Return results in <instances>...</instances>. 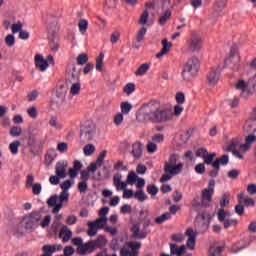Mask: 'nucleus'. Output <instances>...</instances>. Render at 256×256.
<instances>
[{"mask_svg":"<svg viewBox=\"0 0 256 256\" xmlns=\"http://www.w3.org/2000/svg\"><path fill=\"white\" fill-rule=\"evenodd\" d=\"M256 141V136L254 134L248 135L245 138V143L241 144L240 147L244 149V151H249L251 149V144L255 143Z\"/></svg>","mask_w":256,"mask_h":256,"instance_id":"nucleus-20","label":"nucleus"},{"mask_svg":"<svg viewBox=\"0 0 256 256\" xmlns=\"http://www.w3.org/2000/svg\"><path fill=\"white\" fill-rule=\"evenodd\" d=\"M60 203H67L69 201V193L62 191L58 197Z\"/></svg>","mask_w":256,"mask_h":256,"instance_id":"nucleus-59","label":"nucleus"},{"mask_svg":"<svg viewBox=\"0 0 256 256\" xmlns=\"http://www.w3.org/2000/svg\"><path fill=\"white\" fill-rule=\"evenodd\" d=\"M105 157H107V150H103L97 157L96 163L98 165H103V161H105Z\"/></svg>","mask_w":256,"mask_h":256,"instance_id":"nucleus-52","label":"nucleus"},{"mask_svg":"<svg viewBox=\"0 0 256 256\" xmlns=\"http://www.w3.org/2000/svg\"><path fill=\"white\" fill-rule=\"evenodd\" d=\"M92 224L98 229H105V225H107V217H99L92 222Z\"/></svg>","mask_w":256,"mask_h":256,"instance_id":"nucleus-26","label":"nucleus"},{"mask_svg":"<svg viewBox=\"0 0 256 256\" xmlns=\"http://www.w3.org/2000/svg\"><path fill=\"white\" fill-rule=\"evenodd\" d=\"M35 181V176H33V174H28L26 177V189L31 188V186H33Z\"/></svg>","mask_w":256,"mask_h":256,"instance_id":"nucleus-54","label":"nucleus"},{"mask_svg":"<svg viewBox=\"0 0 256 256\" xmlns=\"http://www.w3.org/2000/svg\"><path fill=\"white\" fill-rule=\"evenodd\" d=\"M153 143H163L165 141V136L163 134H155L152 137Z\"/></svg>","mask_w":256,"mask_h":256,"instance_id":"nucleus-61","label":"nucleus"},{"mask_svg":"<svg viewBox=\"0 0 256 256\" xmlns=\"http://www.w3.org/2000/svg\"><path fill=\"white\" fill-rule=\"evenodd\" d=\"M176 103H178V105H183V103H185V93H176Z\"/></svg>","mask_w":256,"mask_h":256,"instance_id":"nucleus-56","label":"nucleus"},{"mask_svg":"<svg viewBox=\"0 0 256 256\" xmlns=\"http://www.w3.org/2000/svg\"><path fill=\"white\" fill-rule=\"evenodd\" d=\"M147 193L149 195L155 196L159 193V188L155 184H149L147 186Z\"/></svg>","mask_w":256,"mask_h":256,"instance_id":"nucleus-42","label":"nucleus"},{"mask_svg":"<svg viewBox=\"0 0 256 256\" xmlns=\"http://www.w3.org/2000/svg\"><path fill=\"white\" fill-rule=\"evenodd\" d=\"M79 31L82 33V35H85L87 33V29L89 28V21L86 19H81L78 23Z\"/></svg>","mask_w":256,"mask_h":256,"instance_id":"nucleus-29","label":"nucleus"},{"mask_svg":"<svg viewBox=\"0 0 256 256\" xmlns=\"http://www.w3.org/2000/svg\"><path fill=\"white\" fill-rule=\"evenodd\" d=\"M27 145L30 147V153L33 155H39V152L45 145V140H40L37 142V137H35V134H29L27 137Z\"/></svg>","mask_w":256,"mask_h":256,"instance_id":"nucleus-5","label":"nucleus"},{"mask_svg":"<svg viewBox=\"0 0 256 256\" xmlns=\"http://www.w3.org/2000/svg\"><path fill=\"white\" fill-rule=\"evenodd\" d=\"M216 153H210L203 158L205 165H213V159H215Z\"/></svg>","mask_w":256,"mask_h":256,"instance_id":"nucleus-48","label":"nucleus"},{"mask_svg":"<svg viewBox=\"0 0 256 256\" xmlns=\"http://www.w3.org/2000/svg\"><path fill=\"white\" fill-rule=\"evenodd\" d=\"M169 219H171V213L165 212L161 216L155 218V223H157V225H163V223L169 221Z\"/></svg>","mask_w":256,"mask_h":256,"instance_id":"nucleus-27","label":"nucleus"},{"mask_svg":"<svg viewBox=\"0 0 256 256\" xmlns=\"http://www.w3.org/2000/svg\"><path fill=\"white\" fill-rule=\"evenodd\" d=\"M134 199H138L140 203H143V201H147L148 197L147 195H145V192L143 191V189H140L134 193Z\"/></svg>","mask_w":256,"mask_h":256,"instance_id":"nucleus-33","label":"nucleus"},{"mask_svg":"<svg viewBox=\"0 0 256 256\" xmlns=\"http://www.w3.org/2000/svg\"><path fill=\"white\" fill-rule=\"evenodd\" d=\"M120 109H121L122 115H129V113L133 109V105H131L129 102H122L120 104Z\"/></svg>","mask_w":256,"mask_h":256,"instance_id":"nucleus-28","label":"nucleus"},{"mask_svg":"<svg viewBox=\"0 0 256 256\" xmlns=\"http://www.w3.org/2000/svg\"><path fill=\"white\" fill-rule=\"evenodd\" d=\"M67 81L69 83H79V73H77V67H72V72H68Z\"/></svg>","mask_w":256,"mask_h":256,"instance_id":"nucleus-22","label":"nucleus"},{"mask_svg":"<svg viewBox=\"0 0 256 256\" xmlns=\"http://www.w3.org/2000/svg\"><path fill=\"white\" fill-rule=\"evenodd\" d=\"M27 113L31 119H37L38 112L35 106L28 108Z\"/></svg>","mask_w":256,"mask_h":256,"instance_id":"nucleus-55","label":"nucleus"},{"mask_svg":"<svg viewBox=\"0 0 256 256\" xmlns=\"http://www.w3.org/2000/svg\"><path fill=\"white\" fill-rule=\"evenodd\" d=\"M132 236L135 239H146L147 238V232L143 231L141 232V228L139 227V224H135L131 227Z\"/></svg>","mask_w":256,"mask_h":256,"instance_id":"nucleus-16","label":"nucleus"},{"mask_svg":"<svg viewBox=\"0 0 256 256\" xmlns=\"http://www.w3.org/2000/svg\"><path fill=\"white\" fill-rule=\"evenodd\" d=\"M185 253V245L177 246V244H170V254L182 256Z\"/></svg>","mask_w":256,"mask_h":256,"instance_id":"nucleus-21","label":"nucleus"},{"mask_svg":"<svg viewBox=\"0 0 256 256\" xmlns=\"http://www.w3.org/2000/svg\"><path fill=\"white\" fill-rule=\"evenodd\" d=\"M31 187H32V192L34 195H41V191L43 189L41 184L36 183V184L32 185Z\"/></svg>","mask_w":256,"mask_h":256,"instance_id":"nucleus-57","label":"nucleus"},{"mask_svg":"<svg viewBox=\"0 0 256 256\" xmlns=\"http://www.w3.org/2000/svg\"><path fill=\"white\" fill-rule=\"evenodd\" d=\"M21 145V142L19 140H15L9 145V150L12 153V155H17L19 153V146Z\"/></svg>","mask_w":256,"mask_h":256,"instance_id":"nucleus-31","label":"nucleus"},{"mask_svg":"<svg viewBox=\"0 0 256 256\" xmlns=\"http://www.w3.org/2000/svg\"><path fill=\"white\" fill-rule=\"evenodd\" d=\"M89 229L87 231L89 237H95L97 235V230L99 229L98 227L95 226L93 222H89Z\"/></svg>","mask_w":256,"mask_h":256,"instance_id":"nucleus-38","label":"nucleus"},{"mask_svg":"<svg viewBox=\"0 0 256 256\" xmlns=\"http://www.w3.org/2000/svg\"><path fill=\"white\" fill-rule=\"evenodd\" d=\"M199 69H201V61H199V58H189L182 69L181 76L183 81H185L186 83H189V81H193V79L197 77Z\"/></svg>","mask_w":256,"mask_h":256,"instance_id":"nucleus-2","label":"nucleus"},{"mask_svg":"<svg viewBox=\"0 0 256 256\" xmlns=\"http://www.w3.org/2000/svg\"><path fill=\"white\" fill-rule=\"evenodd\" d=\"M150 67H151V64L149 63L141 64L139 68L136 70L135 75L138 77L145 75V73L149 71Z\"/></svg>","mask_w":256,"mask_h":256,"instance_id":"nucleus-25","label":"nucleus"},{"mask_svg":"<svg viewBox=\"0 0 256 256\" xmlns=\"http://www.w3.org/2000/svg\"><path fill=\"white\" fill-rule=\"evenodd\" d=\"M132 157L134 159H139L140 157H143V144L141 141H136L132 144V151H131Z\"/></svg>","mask_w":256,"mask_h":256,"instance_id":"nucleus-12","label":"nucleus"},{"mask_svg":"<svg viewBox=\"0 0 256 256\" xmlns=\"http://www.w3.org/2000/svg\"><path fill=\"white\" fill-rule=\"evenodd\" d=\"M148 19H149V11L144 10L138 21L139 25L147 24Z\"/></svg>","mask_w":256,"mask_h":256,"instance_id":"nucleus-43","label":"nucleus"},{"mask_svg":"<svg viewBox=\"0 0 256 256\" xmlns=\"http://www.w3.org/2000/svg\"><path fill=\"white\" fill-rule=\"evenodd\" d=\"M140 123H167L173 119V112L169 108L159 109L156 101L144 104L136 115Z\"/></svg>","mask_w":256,"mask_h":256,"instance_id":"nucleus-1","label":"nucleus"},{"mask_svg":"<svg viewBox=\"0 0 256 256\" xmlns=\"http://www.w3.org/2000/svg\"><path fill=\"white\" fill-rule=\"evenodd\" d=\"M92 243V247L94 249V251L96 249H104V247L107 245V238H105V236L100 235L97 237L96 240H90Z\"/></svg>","mask_w":256,"mask_h":256,"instance_id":"nucleus-14","label":"nucleus"},{"mask_svg":"<svg viewBox=\"0 0 256 256\" xmlns=\"http://www.w3.org/2000/svg\"><path fill=\"white\" fill-rule=\"evenodd\" d=\"M57 201H59L58 195H53L47 200L48 207H55L57 204Z\"/></svg>","mask_w":256,"mask_h":256,"instance_id":"nucleus-50","label":"nucleus"},{"mask_svg":"<svg viewBox=\"0 0 256 256\" xmlns=\"http://www.w3.org/2000/svg\"><path fill=\"white\" fill-rule=\"evenodd\" d=\"M71 185H73V181L66 180L60 185V187L63 191L67 192L69 189H71Z\"/></svg>","mask_w":256,"mask_h":256,"instance_id":"nucleus-58","label":"nucleus"},{"mask_svg":"<svg viewBox=\"0 0 256 256\" xmlns=\"http://www.w3.org/2000/svg\"><path fill=\"white\" fill-rule=\"evenodd\" d=\"M161 44H162V49L160 52L156 54L157 59H161L163 55H167V53L171 51V47H173V43L169 42L167 38H164Z\"/></svg>","mask_w":256,"mask_h":256,"instance_id":"nucleus-13","label":"nucleus"},{"mask_svg":"<svg viewBox=\"0 0 256 256\" xmlns=\"http://www.w3.org/2000/svg\"><path fill=\"white\" fill-rule=\"evenodd\" d=\"M28 219L37 225L41 221V214L39 212H31Z\"/></svg>","mask_w":256,"mask_h":256,"instance_id":"nucleus-39","label":"nucleus"},{"mask_svg":"<svg viewBox=\"0 0 256 256\" xmlns=\"http://www.w3.org/2000/svg\"><path fill=\"white\" fill-rule=\"evenodd\" d=\"M213 195H215V189L205 188L202 190V207H209L213 201Z\"/></svg>","mask_w":256,"mask_h":256,"instance_id":"nucleus-7","label":"nucleus"},{"mask_svg":"<svg viewBox=\"0 0 256 256\" xmlns=\"http://www.w3.org/2000/svg\"><path fill=\"white\" fill-rule=\"evenodd\" d=\"M135 89H136L135 83L130 82L123 87V92L129 96V95H132V93H135Z\"/></svg>","mask_w":256,"mask_h":256,"instance_id":"nucleus-32","label":"nucleus"},{"mask_svg":"<svg viewBox=\"0 0 256 256\" xmlns=\"http://www.w3.org/2000/svg\"><path fill=\"white\" fill-rule=\"evenodd\" d=\"M21 133H23V129H21V127H19V126H13L10 129L11 137H19V135H21Z\"/></svg>","mask_w":256,"mask_h":256,"instance_id":"nucleus-41","label":"nucleus"},{"mask_svg":"<svg viewBox=\"0 0 256 256\" xmlns=\"http://www.w3.org/2000/svg\"><path fill=\"white\" fill-rule=\"evenodd\" d=\"M171 15H173V12H171V10H165V12L160 16L158 20L159 25H165V23H167V21L171 19Z\"/></svg>","mask_w":256,"mask_h":256,"instance_id":"nucleus-24","label":"nucleus"},{"mask_svg":"<svg viewBox=\"0 0 256 256\" xmlns=\"http://www.w3.org/2000/svg\"><path fill=\"white\" fill-rule=\"evenodd\" d=\"M34 63L36 65V69H39V71H47V67H49V63L46 61L45 58H43V55L36 54L34 56Z\"/></svg>","mask_w":256,"mask_h":256,"instance_id":"nucleus-8","label":"nucleus"},{"mask_svg":"<svg viewBox=\"0 0 256 256\" xmlns=\"http://www.w3.org/2000/svg\"><path fill=\"white\" fill-rule=\"evenodd\" d=\"M186 235L188 237L186 245H187L188 249L193 251V249H195V239H197V233H195V231H193V228H188L186 230Z\"/></svg>","mask_w":256,"mask_h":256,"instance_id":"nucleus-11","label":"nucleus"},{"mask_svg":"<svg viewBox=\"0 0 256 256\" xmlns=\"http://www.w3.org/2000/svg\"><path fill=\"white\" fill-rule=\"evenodd\" d=\"M127 171V166L123 165V161H118L116 164H114V170L115 171Z\"/></svg>","mask_w":256,"mask_h":256,"instance_id":"nucleus-62","label":"nucleus"},{"mask_svg":"<svg viewBox=\"0 0 256 256\" xmlns=\"http://www.w3.org/2000/svg\"><path fill=\"white\" fill-rule=\"evenodd\" d=\"M55 173L60 179H65L67 177V162L59 161L56 163Z\"/></svg>","mask_w":256,"mask_h":256,"instance_id":"nucleus-10","label":"nucleus"},{"mask_svg":"<svg viewBox=\"0 0 256 256\" xmlns=\"http://www.w3.org/2000/svg\"><path fill=\"white\" fill-rule=\"evenodd\" d=\"M209 154V151L206 150V148H198L196 150V157H201L204 159Z\"/></svg>","mask_w":256,"mask_h":256,"instance_id":"nucleus-53","label":"nucleus"},{"mask_svg":"<svg viewBox=\"0 0 256 256\" xmlns=\"http://www.w3.org/2000/svg\"><path fill=\"white\" fill-rule=\"evenodd\" d=\"M186 45L189 53H199L203 49V39L196 33H192L190 39L186 41Z\"/></svg>","mask_w":256,"mask_h":256,"instance_id":"nucleus-4","label":"nucleus"},{"mask_svg":"<svg viewBox=\"0 0 256 256\" xmlns=\"http://www.w3.org/2000/svg\"><path fill=\"white\" fill-rule=\"evenodd\" d=\"M95 153V146L93 144H87L84 146V155L90 156Z\"/></svg>","mask_w":256,"mask_h":256,"instance_id":"nucleus-45","label":"nucleus"},{"mask_svg":"<svg viewBox=\"0 0 256 256\" xmlns=\"http://www.w3.org/2000/svg\"><path fill=\"white\" fill-rule=\"evenodd\" d=\"M225 217H227V214L225 213V208H220L218 210V221H220V223H224L227 219H225Z\"/></svg>","mask_w":256,"mask_h":256,"instance_id":"nucleus-51","label":"nucleus"},{"mask_svg":"<svg viewBox=\"0 0 256 256\" xmlns=\"http://www.w3.org/2000/svg\"><path fill=\"white\" fill-rule=\"evenodd\" d=\"M89 177H91V175L89 174L88 170H82L80 172V179L82 182H86L89 181Z\"/></svg>","mask_w":256,"mask_h":256,"instance_id":"nucleus-60","label":"nucleus"},{"mask_svg":"<svg viewBox=\"0 0 256 256\" xmlns=\"http://www.w3.org/2000/svg\"><path fill=\"white\" fill-rule=\"evenodd\" d=\"M243 195V192L238 194V204L235 206V213H237V215H243L245 213V207L243 206Z\"/></svg>","mask_w":256,"mask_h":256,"instance_id":"nucleus-23","label":"nucleus"},{"mask_svg":"<svg viewBox=\"0 0 256 256\" xmlns=\"http://www.w3.org/2000/svg\"><path fill=\"white\" fill-rule=\"evenodd\" d=\"M229 163V155L224 154L220 158H217L213 163L212 167L214 169H219L220 165H227Z\"/></svg>","mask_w":256,"mask_h":256,"instance_id":"nucleus-19","label":"nucleus"},{"mask_svg":"<svg viewBox=\"0 0 256 256\" xmlns=\"http://www.w3.org/2000/svg\"><path fill=\"white\" fill-rule=\"evenodd\" d=\"M242 205L245 207H255V200L253 198H245V194L243 195Z\"/></svg>","mask_w":256,"mask_h":256,"instance_id":"nucleus-46","label":"nucleus"},{"mask_svg":"<svg viewBox=\"0 0 256 256\" xmlns=\"http://www.w3.org/2000/svg\"><path fill=\"white\" fill-rule=\"evenodd\" d=\"M103 59H105V54L101 52L96 58V71H103Z\"/></svg>","mask_w":256,"mask_h":256,"instance_id":"nucleus-34","label":"nucleus"},{"mask_svg":"<svg viewBox=\"0 0 256 256\" xmlns=\"http://www.w3.org/2000/svg\"><path fill=\"white\" fill-rule=\"evenodd\" d=\"M96 131L97 128L95 127V124H93V122H85L80 127V141L82 143H89V141L93 140Z\"/></svg>","mask_w":256,"mask_h":256,"instance_id":"nucleus-3","label":"nucleus"},{"mask_svg":"<svg viewBox=\"0 0 256 256\" xmlns=\"http://www.w3.org/2000/svg\"><path fill=\"white\" fill-rule=\"evenodd\" d=\"M93 251H95V249L93 248L91 240L82 244L80 248H77V253L79 255H87V253H93Z\"/></svg>","mask_w":256,"mask_h":256,"instance_id":"nucleus-15","label":"nucleus"},{"mask_svg":"<svg viewBox=\"0 0 256 256\" xmlns=\"http://www.w3.org/2000/svg\"><path fill=\"white\" fill-rule=\"evenodd\" d=\"M230 199L229 194L225 193L220 199V209H225L226 205H229Z\"/></svg>","mask_w":256,"mask_h":256,"instance_id":"nucleus-40","label":"nucleus"},{"mask_svg":"<svg viewBox=\"0 0 256 256\" xmlns=\"http://www.w3.org/2000/svg\"><path fill=\"white\" fill-rule=\"evenodd\" d=\"M237 225H239V220L237 219L224 220V229H229V227H237Z\"/></svg>","mask_w":256,"mask_h":256,"instance_id":"nucleus-37","label":"nucleus"},{"mask_svg":"<svg viewBox=\"0 0 256 256\" xmlns=\"http://www.w3.org/2000/svg\"><path fill=\"white\" fill-rule=\"evenodd\" d=\"M147 151L148 153H155L157 151V144L155 142H148Z\"/></svg>","mask_w":256,"mask_h":256,"instance_id":"nucleus-63","label":"nucleus"},{"mask_svg":"<svg viewBox=\"0 0 256 256\" xmlns=\"http://www.w3.org/2000/svg\"><path fill=\"white\" fill-rule=\"evenodd\" d=\"M121 179H122L121 174H116L113 177L114 185H115L117 191L127 189V185H129V183H127V181L123 182V181H121Z\"/></svg>","mask_w":256,"mask_h":256,"instance_id":"nucleus-17","label":"nucleus"},{"mask_svg":"<svg viewBox=\"0 0 256 256\" xmlns=\"http://www.w3.org/2000/svg\"><path fill=\"white\" fill-rule=\"evenodd\" d=\"M87 61H89V56L87 54L82 53V54L78 55V57H77L78 65H85V63H87Z\"/></svg>","mask_w":256,"mask_h":256,"instance_id":"nucleus-44","label":"nucleus"},{"mask_svg":"<svg viewBox=\"0 0 256 256\" xmlns=\"http://www.w3.org/2000/svg\"><path fill=\"white\" fill-rule=\"evenodd\" d=\"M60 239H62V241L64 243H67V241H69V239H71V237H73V232H71V230H69V228H67V226H62V228L60 229Z\"/></svg>","mask_w":256,"mask_h":256,"instance_id":"nucleus-18","label":"nucleus"},{"mask_svg":"<svg viewBox=\"0 0 256 256\" xmlns=\"http://www.w3.org/2000/svg\"><path fill=\"white\" fill-rule=\"evenodd\" d=\"M5 43L7 47H13V45H15V36L13 34H8L5 37Z\"/></svg>","mask_w":256,"mask_h":256,"instance_id":"nucleus-47","label":"nucleus"},{"mask_svg":"<svg viewBox=\"0 0 256 256\" xmlns=\"http://www.w3.org/2000/svg\"><path fill=\"white\" fill-rule=\"evenodd\" d=\"M75 253V248L73 246H66L64 248V255L63 256H71Z\"/></svg>","mask_w":256,"mask_h":256,"instance_id":"nucleus-64","label":"nucleus"},{"mask_svg":"<svg viewBox=\"0 0 256 256\" xmlns=\"http://www.w3.org/2000/svg\"><path fill=\"white\" fill-rule=\"evenodd\" d=\"M219 69L220 66H218L217 68L212 67L210 69L206 76L208 85H217V83H219V79L221 78V70Z\"/></svg>","mask_w":256,"mask_h":256,"instance_id":"nucleus-6","label":"nucleus"},{"mask_svg":"<svg viewBox=\"0 0 256 256\" xmlns=\"http://www.w3.org/2000/svg\"><path fill=\"white\" fill-rule=\"evenodd\" d=\"M49 47L53 53H57L59 51V43L55 42V39H50L49 40Z\"/></svg>","mask_w":256,"mask_h":256,"instance_id":"nucleus-49","label":"nucleus"},{"mask_svg":"<svg viewBox=\"0 0 256 256\" xmlns=\"http://www.w3.org/2000/svg\"><path fill=\"white\" fill-rule=\"evenodd\" d=\"M138 178L139 176L134 171H131L127 175L126 182L128 183V185H134L137 183Z\"/></svg>","mask_w":256,"mask_h":256,"instance_id":"nucleus-30","label":"nucleus"},{"mask_svg":"<svg viewBox=\"0 0 256 256\" xmlns=\"http://www.w3.org/2000/svg\"><path fill=\"white\" fill-rule=\"evenodd\" d=\"M80 92H81V83L72 82V86L70 89L71 95H79Z\"/></svg>","mask_w":256,"mask_h":256,"instance_id":"nucleus-36","label":"nucleus"},{"mask_svg":"<svg viewBox=\"0 0 256 256\" xmlns=\"http://www.w3.org/2000/svg\"><path fill=\"white\" fill-rule=\"evenodd\" d=\"M145 35H147V28H145V26H142L136 35L137 43H141V41L145 39Z\"/></svg>","mask_w":256,"mask_h":256,"instance_id":"nucleus-35","label":"nucleus"},{"mask_svg":"<svg viewBox=\"0 0 256 256\" xmlns=\"http://www.w3.org/2000/svg\"><path fill=\"white\" fill-rule=\"evenodd\" d=\"M183 169V163H178L174 165L164 164V173H169V175H179Z\"/></svg>","mask_w":256,"mask_h":256,"instance_id":"nucleus-9","label":"nucleus"}]
</instances>
